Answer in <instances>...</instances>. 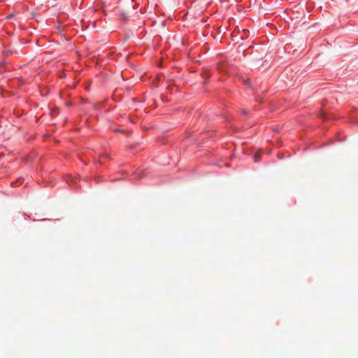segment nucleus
I'll list each match as a JSON object with an SVG mask.
<instances>
[{
    "instance_id": "f257e3e1",
    "label": "nucleus",
    "mask_w": 358,
    "mask_h": 358,
    "mask_svg": "<svg viewBox=\"0 0 358 358\" xmlns=\"http://www.w3.org/2000/svg\"><path fill=\"white\" fill-rule=\"evenodd\" d=\"M260 159V155L259 153H256L254 156V161L255 162H259Z\"/></svg>"
}]
</instances>
